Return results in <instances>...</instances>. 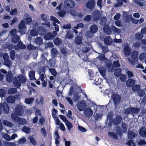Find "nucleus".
<instances>
[{"label": "nucleus", "instance_id": "obj_1", "mask_svg": "<svg viewBox=\"0 0 146 146\" xmlns=\"http://www.w3.org/2000/svg\"><path fill=\"white\" fill-rule=\"evenodd\" d=\"M26 81V78L23 75L20 74L17 77H14L13 84L15 87L19 88L21 86V84L25 83Z\"/></svg>", "mask_w": 146, "mask_h": 146}, {"label": "nucleus", "instance_id": "obj_2", "mask_svg": "<svg viewBox=\"0 0 146 146\" xmlns=\"http://www.w3.org/2000/svg\"><path fill=\"white\" fill-rule=\"evenodd\" d=\"M98 27L96 24L92 25L89 27V31H87L86 33V35L88 38H92L93 35L95 34L98 31Z\"/></svg>", "mask_w": 146, "mask_h": 146}, {"label": "nucleus", "instance_id": "obj_3", "mask_svg": "<svg viewBox=\"0 0 146 146\" xmlns=\"http://www.w3.org/2000/svg\"><path fill=\"white\" fill-rule=\"evenodd\" d=\"M111 96L113 102L114 107L116 109L120 103L121 97L119 94L116 93L112 94Z\"/></svg>", "mask_w": 146, "mask_h": 146}, {"label": "nucleus", "instance_id": "obj_4", "mask_svg": "<svg viewBox=\"0 0 146 146\" xmlns=\"http://www.w3.org/2000/svg\"><path fill=\"white\" fill-rule=\"evenodd\" d=\"M76 106L78 110L82 111L85 109L86 107V104L84 101H80L78 102Z\"/></svg>", "mask_w": 146, "mask_h": 146}, {"label": "nucleus", "instance_id": "obj_5", "mask_svg": "<svg viewBox=\"0 0 146 146\" xmlns=\"http://www.w3.org/2000/svg\"><path fill=\"white\" fill-rule=\"evenodd\" d=\"M64 4L65 6L68 8H73L75 5V2L73 0H65Z\"/></svg>", "mask_w": 146, "mask_h": 146}, {"label": "nucleus", "instance_id": "obj_6", "mask_svg": "<svg viewBox=\"0 0 146 146\" xmlns=\"http://www.w3.org/2000/svg\"><path fill=\"white\" fill-rule=\"evenodd\" d=\"M19 29L20 30V33H21L24 34L25 31L27 28V27L25 26V23L24 20H22L18 26Z\"/></svg>", "mask_w": 146, "mask_h": 146}, {"label": "nucleus", "instance_id": "obj_7", "mask_svg": "<svg viewBox=\"0 0 146 146\" xmlns=\"http://www.w3.org/2000/svg\"><path fill=\"white\" fill-rule=\"evenodd\" d=\"M24 110L21 105L17 106L15 109V113L18 116H21L24 113Z\"/></svg>", "mask_w": 146, "mask_h": 146}, {"label": "nucleus", "instance_id": "obj_8", "mask_svg": "<svg viewBox=\"0 0 146 146\" xmlns=\"http://www.w3.org/2000/svg\"><path fill=\"white\" fill-rule=\"evenodd\" d=\"M96 5V3L94 0L88 1L86 4V7L90 10H92Z\"/></svg>", "mask_w": 146, "mask_h": 146}, {"label": "nucleus", "instance_id": "obj_9", "mask_svg": "<svg viewBox=\"0 0 146 146\" xmlns=\"http://www.w3.org/2000/svg\"><path fill=\"white\" fill-rule=\"evenodd\" d=\"M13 75L11 71H8L6 75V80L9 83H11L13 81Z\"/></svg>", "mask_w": 146, "mask_h": 146}, {"label": "nucleus", "instance_id": "obj_10", "mask_svg": "<svg viewBox=\"0 0 146 146\" xmlns=\"http://www.w3.org/2000/svg\"><path fill=\"white\" fill-rule=\"evenodd\" d=\"M37 31L38 35H44L47 32V29L42 25L38 27Z\"/></svg>", "mask_w": 146, "mask_h": 146}, {"label": "nucleus", "instance_id": "obj_11", "mask_svg": "<svg viewBox=\"0 0 146 146\" xmlns=\"http://www.w3.org/2000/svg\"><path fill=\"white\" fill-rule=\"evenodd\" d=\"M122 117L121 115H117L115 118L113 120V124L114 125H117L119 124L121 122Z\"/></svg>", "mask_w": 146, "mask_h": 146}, {"label": "nucleus", "instance_id": "obj_12", "mask_svg": "<svg viewBox=\"0 0 146 146\" xmlns=\"http://www.w3.org/2000/svg\"><path fill=\"white\" fill-rule=\"evenodd\" d=\"M84 115L86 117L89 118L91 117L93 114L92 110L90 108H87L84 111Z\"/></svg>", "mask_w": 146, "mask_h": 146}, {"label": "nucleus", "instance_id": "obj_13", "mask_svg": "<svg viewBox=\"0 0 146 146\" xmlns=\"http://www.w3.org/2000/svg\"><path fill=\"white\" fill-rule=\"evenodd\" d=\"M93 20L95 21H97L100 19V14L99 11L95 10L93 13Z\"/></svg>", "mask_w": 146, "mask_h": 146}, {"label": "nucleus", "instance_id": "obj_14", "mask_svg": "<svg viewBox=\"0 0 146 146\" xmlns=\"http://www.w3.org/2000/svg\"><path fill=\"white\" fill-rule=\"evenodd\" d=\"M103 30L104 33L107 35H109L111 34V29L109 26L108 25L104 26Z\"/></svg>", "mask_w": 146, "mask_h": 146}, {"label": "nucleus", "instance_id": "obj_15", "mask_svg": "<svg viewBox=\"0 0 146 146\" xmlns=\"http://www.w3.org/2000/svg\"><path fill=\"white\" fill-rule=\"evenodd\" d=\"M138 51L136 50L133 51L132 53L131 58L132 60L135 62L138 61Z\"/></svg>", "mask_w": 146, "mask_h": 146}, {"label": "nucleus", "instance_id": "obj_16", "mask_svg": "<svg viewBox=\"0 0 146 146\" xmlns=\"http://www.w3.org/2000/svg\"><path fill=\"white\" fill-rule=\"evenodd\" d=\"M123 52L125 55L126 57H128L129 55L131 49L129 45H126L124 47Z\"/></svg>", "mask_w": 146, "mask_h": 146}, {"label": "nucleus", "instance_id": "obj_17", "mask_svg": "<svg viewBox=\"0 0 146 146\" xmlns=\"http://www.w3.org/2000/svg\"><path fill=\"white\" fill-rule=\"evenodd\" d=\"M104 42L106 45H110L112 44L113 41L111 37L109 36H108L104 38Z\"/></svg>", "mask_w": 146, "mask_h": 146}, {"label": "nucleus", "instance_id": "obj_18", "mask_svg": "<svg viewBox=\"0 0 146 146\" xmlns=\"http://www.w3.org/2000/svg\"><path fill=\"white\" fill-rule=\"evenodd\" d=\"M135 81L133 79L127 80L126 81V85L129 87H131L135 84Z\"/></svg>", "mask_w": 146, "mask_h": 146}, {"label": "nucleus", "instance_id": "obj_19", "mask_svg": "<svg viewBox=\"0 0 146 146\" xmlns=\"http://www.w3.org/2000/svg\"><path fill=\"white\" fill-rule=\"evenodd\" d=\"M139 133L141 137H146V128L143 127L141 128L139 130Z\"/></svg>", "mask_w": 146, "mask_h": 146}, {"label": "nucleus", "instance_id": "obj_20", "mask_svg": "<svg viewBox=\"0 0 146 146\" xmlns=\"http://www.w3.org/2000/svg\"><path fill=\"white\" fill-rule=\"evenodd\" d=\"M115 133L117 135H118L119 136H121L122 135V130L121 129L119 125L116 126L115 127Z\"/></svg>", "mask_w": 146, "mask_h": 146}, {"label": "nucleus", "instance_id": "obj_21", "mask_svg": "<svg viewBox=\"0 0 146 146\" xmlns=\"http://www.w3.org/2000/svg\"><path fill=\"white\" fill-rule=\"evenodd\" d=\"M3 111L5 113L7 114L9 112V109L8 105L5 101L3 102Z\"/></svg>", "mask_w": 146, "mask_h": 146}, {"label": "nucleus", "instance_id": "obj_22", "mask_svg": "<svg viewBox=\"0 0 146 146\" xmlns=\"http://www.w3.org/2000/svg\"><path fill=\"white\" fill-rule=\"evenodd\" d=\"M53 42L55 45L56 46H59L62 44V40L58 37H57L54 39Z\"/></svg>", "mask_w": 146, "mask_h": 146}, {"label": "nucleus", "instance_id": "obj_23", "mask_svg": "<svg viewBox=\"0 0 146 146\" xmlns=\"http://www.w3.org/2000/svg\"><path fill=\"white\" fill-rule=\"evenodd\" d=\"M108 134L109 137L113 139L117 140L118 139V136L113 131L109 132Z\"/></svg>", "mask_w": 146, "mask_h": 146}, {"label": "nucleus", "instance_id": "obj_24", "mask_svg": "<svg viewBox=\"0 0 146 146\" xmlns=\"http://www.w3.org/2000/svg\"><path fill=\"white\" fill-rule=\"evenodd\" d=\"M82 36H77L75 39V43L78 45H80L82 43Z\"/></svg>", "mask_w": 146, "mask_h": 146}, {"label": "nucleus", "instance_id": "obj_25", "mask_svg": "<svg viewBox=\"0 0 146 146\" xmlns=\"http://www.w3.org/2000/svg\"><path fill=\"white\" fill-rule=\"evenodd\" d=\"M136 136L135 133L132 131H130L128 133L127 136L128 139H133Z\"/></svg>", "mask_w": 146, "mask_h": 146}, {"label": "nucleus", "instance_id": "obj_26", "mask_svg": "<svg viewBox=\"0 0 146 146\" xmlns=\"http://www.w3.org/2000/svg\"><path fill=\"white\" fill-rule=\"evenodd\" d=\"M35 71L33 70L30 71L29 73V76L30 79L31 80H35L36 78L35 76Z\"/></svg>", "mask_w": 146, "mask_h": 146}, {"label": "nucleus", "instance_id": "obj_27", "mask_svg": "<svg viewBox=\"0 0 146 146\" xmlns=\"http://www.w3.org/2000/svg\"><path fill=\"white\" fill-rule=\"evenodd\" d=\"M121 69L120 68H118L116 69L114 73V75L115 77L118 78L120 76V75L121 74Z\"/></svg>", "mask_w": 146, "mask_h": 146}, {"label": "nucleus", "instance_id": "obj_28", "mask_svg": "<svg viewBox=\"0 0 146 146\" xmlns=\"http://www.w3.org/2000/svg\"><path fill=\"white\" fill-rule=\"evenodd\" d=\"M74 36L73 32L69 30L66 35V37L68 39H72Z\"/></svg>", "mask_w": 146, "mask_h": 146}, {"label": "nucleus", "instance_id": "obj_29", "mask_svg": "<svg viewBox=\"0 0 146 146\" xmlns=\"http://www.w3.org/2000/svg\"><path fill=\"white\" fill-rule=\"evenodd\" d=\"M99 72L104 77L105 76L106 74V69L103 66H101L98 68Z\"/></svg>", "mask_w": 146, "mask_h": 146}, {"label": "nucleus", "instance_id": "obj_30", "mask_svg": "<svg viewBox=\"0 0 146 146\" xmlns=\"http://www.w3.org/2000/svg\"><path fill=\"white\" fill-rule=\"evenodd\" d=\"M11 42L15 44L19 41L20 38L19 36L17 35L12 36L11 38Z\"/></svg>", "mask_w": 146, "mask_h": 146}, {"label": "nucleus", "instance_id": "obj_31", "mask_svg": "<svg viewBox=\"0 0 146 146\" xmlns=\"http://www.w3.org/2000/svg\"><path fill=\"white\" fill-rule=\"evenodd\" d=\"M16 122H17L19 125H23L27 123V121L25 119L19 117Z\"/></svg>", "mask_w": 146, "mask_h": 146}, {"label": "nucleus", "instance_id": "obj_32", "mask_svg": "<svg viewBox=\"0 0 146 146\" xmlns=\"http://www.w3.org/2000/svg\"><path fill=\"white\" fill-rule=\"evenodd\" d=\"M44 39L46 40H51L53 39L52 36V33L49 32L47 34L44 35Z\"/></svg>", "mask_w": 146, "mask_h": 146}, {"label": "nucleus", "instance_id": "obj_33", "mask_svg": "<svg viewBox=\"0 0 146 146\" xmlns=\"http://www.w3.org/2000/svg\"><path fill=\"white\" fill-rule=\"evenodd\" d=\"M121 127L123 133L127 132V123L122 122L121 123Z\"/></svg>", "mask_w": 146, "mask_h": 146}, {"label": "nucleus", "instance_id": "obj_34", "mask_svg": "<svg viewBox=\"0 0 146 146\" xmlns=\"http://www.w3.org/2000/svg\"><path fill=\"white\" fill-rule=\"evenodd\" d=\"M131 115L136 114L138 113L140 111V109L137 107H134L131 106Z\"/></svg>", "mask_w": 146, "mask_h": 146}, {"label": "nucleus", "instance_id": "obj_35", "mask_svg": "<svg viewBox=\"0 0 146 146\" xmlns=\"http://www.w3.org/2000/svg\"><path fill=\"white\" fill-rule=\"evenodd\" d=\"M135 36L137 40H140L143 38L144 36L139 32H137L135 34Z\"/></svg>", "mask_w": 146, "mask_h": 146}, {"label": "nucleus", "instance_id": "obj_36", "mask_svg": "<svg viewBox=\"0 0 146 146\" xmlns=\"http://www.w3.org/2000/svg\"><path fill=\"white\" fill-rule=\"evenodd\" d=\"M30 35L32 36H37L38 34L37 30L35 29H31L29 32Z\"/></svg>", "mask_w": 146, "mask_h": 146}, {"label": "nucleus", "instance_id": "obj_37", "mask_svg": "<svg viewBox=\"0 0 146 146\" xmlns=\"http://www.w3.org/2000/svg\"><path fill=\"white\" fill-rule=\"evenodd\" d=\"M35 43L37 45H39L42 44L43 42V39L42 38L36 37L35 40Z\"/></svg>", "mask_w": 146, "mask_h": 146}, {"label": "nucleus", "instance_id": "obj_38", "mask_svg": "<svg viewBox=\"0 0 146 146\" xmlns=\"http://www.w3.org/2000/svg\"><path fill=\"white\" fill-rule=\"evenodd\" d=\"M34 100L33 98H27L25 100V102L27 104L30 105L32 103Z\"/></svg>", "mask_w": 146, "mask_h": 146}, {"label": "nucleus", "instance_id": "obj_39", "mask_svg": "<svg viewBox=\"0 0 146 146\" xmlns=\"http://www.w3.org/2000/svg\"><path fill=\"white\" fill-rule=\"evenodd\" d=\"M73 98L72 100L75 102H77L79 101L80 96L78 95V93H74L73 95Z\"/></svg>", "mask_w": 146, "mask_h": 146}, {"label": "nucleus", "instance_id": "obj_40", "mask_svg": "<svg viewBox=\"0 0 146 146\" xmlns=\"http://www.w3.org/2000/svg\"><path fill=\"white\" fill-rule=\"evenodd\" d=\"M65 125L67 128L68 130H70L73 127V125L71 122L68 120H67L65 123Z\"/></svg>", "mask_w": 146, "mask_h": 146}, {"label": "nucleus", "instance_id": "obj_41", "mask_svg": "<svg viewBox=\"0 0 146 146\" xmlns=\"http://www.w3.org/2000/svg\"><path fill=\"white\" fill-rule=\"evenodd\" d=\"M17 44L18 47L20 49H24L26 48V46L25 45L23 44V43L21 41H19Z\"/></svg>", "mask_w": 146, "mask_h": 146}, {"label": "nucleus", "instance_id": "obj_42", "mask_svg": "<svg viewBox=\"0 0 146 146\" xmlns=\"http://www.w3.org/2000/svg\"><path fill=\"white\" fill-rule=\"evenodd\" d=\"M31 130L30 127L25 125L22 128V131L26 133L29 134Z\"/></svg>", "mask_w": 146, "mask_h": 146}, {"label": "nucleus", "instance_id": "obj_43", "mask_svg": "<svg viewBox=\"0 0 146 146\" xmlns=\"http://www.w3.org/2000/svg\"><path fill=\"white\" fill-rule=\"evenodd\" d=\"M137 94L139 97H142L145 95V92L143 89L140 88L137 91Z\"/></svg>", "mask_w": 146, "mask_h": 146}, {"label": "nucleus", "instance_id": "obj_44", "mask_svg": "<svg viewBox=\"0 0 146 146\" xmlns=\"http://www.w3.org/2000/svg\"><path fill=\"white\" fill-rule=\"evenodd\" d=\"M111 30L114 33L119 34L121 33L120 29L114 26H112L111 27Z\"/></svg>", "mask_w": 146, "mask_h": 146}, {"label": "nucleus", "instance_id": "obj_45", "mask_svg": "<svg viewBox=\"0 0 146 146\" xmlns=\"http://www.w3.org/2000/svg\"><path fill=\"white\" fill-rule=\"evenodd\" d=\"M6 100L8 102L10 103H13L15 102V98L12 96L8 97L6 98Z\"/></svg>", "mask_w": 146, "mask_h": 146}, {"label": "nucleus", "instance_id": "obj_46", "mask_svg": "<svg viewBox=\"0 0 146 146\" xmlns=\"http://www.w3.org/2000/svg\"><path fill=\"white\" fill-rule=\"evenodd\" d=\"M2 123L4 125L7 127H11L13 125L12 123L6 120H3Z\"/></svg>", "mask_w": 146, "mask_h": 146}, {"label": "nucleus", "instance_id": "obj_47", "mask_svg": "<svg viewBox=\"0 0 146 146\" xmlns=\"http://www.w3.org/2000/svg\"><path fill=\"white\" fill-rule=\"evenodd\" d=\"M4 64L9 68L12 67V62L9 60L4 61Z\"/></svg>", "mask_w": 146, "mask_h": 146}, {"label": "nucleus", "instance_id": "obj_48", "mask_svg": "<svg viewBox=\"0 0 146 146\" xmlns=\"http://www.w3.org/2000/svg\"><path fill=\"white\" fill-rule=\"evenodd\" d=\"M132 91L135 92L137 91L140 88V86L139 84H135L133 85L132 87Z\"/></svg>", "mask_w": 146, "mask_h": 146}, {"label": "nucleus", "instance_id": "obj_49", "mask_svg": "<svg viewBox=\"0 0 146 146\" xmlns=\"http://www.w3.org/2000/svg\"><path fill=\"white\" fill-rule=\"evenodd\" d=\"M18 116L17 114L15 112L14 113H12L11 115L12 119L15 122H16L19 117Z\"/></svg>", "mask_w": 146, "mask_h": 146}, {"label": "nucleus", "instance_id": "obj_50", "mask_svg": "<svg viewBox=\"0 0 146 146\" xmlns=\"http://www.w3.org/2000/svg\"><path fill=\"white\" fill-rule=\"evenodd\" d=\"M124 113L126 115H128L130 114H131V106L126 108L124 111Z\"/></svg>", "mask_w": 146, "mask_h": 146}, {"label": "nucleus", "instance_id": "obj_51", "mask_svg": "<svg viewBox=\"0 0 146 146\" xmlns=\"http://www.w3.org/2000/svg\"><path fill=\"white\" fill-rule=\"evenodd\" d=\"M146 57V53L142 52L140 54L139 56V59L140 61H143Z\"/></svg>", "mask_w": 146, "mask_h": 146}, {"label": "nucleus", "instance_id": "obj_52", "mask_svg": "<svg viewBox=\"0 0 146 146\" xmlns=\"http://www.w3.org/2000/svg\"><path fill=\"white\" fill-rule=\"evenodd\" d=\"M23 20L25 21V24H26L27 25L29 24L32 21V18L30 17H27L24 18Z\"/></svg>", "mask_w": 146, "mask_h": 146}, {"label": "nucleus", "instance_id": "obj_53", "mask_svg": "<svg viewBox=\"0 0 146 146\" xmlns=\"http://www.w3.org/2000/svg\"><path fill=\"white\" fill-rule=\"evenodd\" d=\"M48 64L50 67H53L55 65V62L53 59H50L48 63Z\"/></svg>", "mask_w": 146, "mask_h": 146}, {"label": "nucleus", "instance_id": "obj_54", "mask_svg": "<svg viewBox=\"0 0 146 146\" xmlns=\"http://www.w3.org/2000/svg\"><path fill=\"white\" fill-rule=\"evenodd\" d=\"M17 92V89L15 88H11L9 89L8 91V93L10 94H13Z\"/></svg>", "mask_w": 146, "mask_h": 146}, {"label": "nucleus", "instance_id": "obj_55", "mask_svg": "<svg viewBox=\"0 0 146 146\" xmlns=\"http://www.w3.org/2000/svg\"><path fill=\"white\" fill-rule=\"evenodd\" d=\"M66 13V11L63 9L58 12V15L61 17H64Z\"/></svg>", "mask_w": 146, "mask_h": 146}, {"label": "nucleus", "instance_id": "obj_56", "mask_svg": "<svg viewBox=\"0 0 146 146\" xmlns=\"http://www.w3.org/2000/svg\"><path fill=\"white\" fill-rule=\"evenodd\" d=\"M50 72L51 73V74L55 77L57 75V72L56 70L54 68H50L49 69Z\"/></svg>", "mask_w": 146, "mask_h": 146}, {"label": "nucleus", "instance_id": "obj_57", "mask_svg": "<svg viewBox=\"0 0 146 146\" xmlns=\"http://www.w3.org/2000/svg\"><path fill=\"white\" fill-rule=\"evenodd\" d=\"M15 51L13 50H11L10 52V57L12 60H14L15 59Z\"/></svg>", "mask_w": 146, "mask_h": 146}, {"label": "nucleus", "instance_id": "obj_58", "mask_svg": "<svg viewBox=\"0 0 146 146\" xmlns=\"http://www.w3.org/2000/svg\"><path fill=\"white\" fill-rule=\"evenodd\" d=\"M18 13L17 9V8H15L11 10L10 12V15H16Z\"/></svg>", "mask_w": 146, "mask_h": 146}, {"label": "nucleus", "instance_id": "obj_59", "mask_svg": "<svg viewBox=\"0 0 146 146\" xmlns=\"http://www.w3.org/2000/svg\"><path fill=\"white\" fill-rule=\"evenodd\" d=\"M26 141V139L25 137L23 136L21 139L17 141L19 144L24 143Z\"/></svg>", "mask_w": 146, "mask_h": 146}, {"label": "nucleus", "instance_id": "obj_60", "mask_svg": "<svg viewBox=\"0 0 146 146\" xmlns=\"http://www.w3.org/2000/svg\"><path fill=\"white\" fill-rule=\"evenodd\" d=\"M117 3H115L114 5V7L115 8L121 6L123 5V3L122 1L121 0H117Z\"/></svg>", "mask_w": 146, "mask_h": 146}, {"label": "nucleus", "instance_id": "obj_61", "mask_svg": "<svg viewBox=\"0 0 146 146\" xmlns=\"http://www.w3.org/2000/svg\"><path fill=\"white\" fill-rule=\"evenodd\" d=\"M119 61L118 60L116 61H114L113 62V66L114 68L120 67L121 66L120 64L119 63Z\"/></svg>", "mask_w": 146, "mask_h": 146}, {"label": "nucleus", "instance_id": "obj_62", "mask_svg": "<svg viewBox=\"0 0 146 146\" xmlns=\"http://www.w3.org/2000/svg\"><path fill=\"white\" fill-rule=\"evenodd\" d=\"M6 95V92L3 89H0V97L1 98L4 97Z\"/></svg>", "mask_w": 146, "mask_h": 146}, {"label": "nucleus", "instance_id": "obj_63", "mask_svg": "<svg viewBox=\"0 0 146 146\" xmlns=\"http://www.w3.org/2000/svg\"><path fill=\"white\" fill-rule=\"evenodd\" d=\"M3 138L5 140L7 141H10L12 140L11 137L7 133L4 135Z\"/></svg>", "mask_w": 146, "mask_h": 146}, {"label": "nucleus", "instance_id": "obj_64", "mask_svg": "<svg viewBox=\"0 0 146 146\" xmlns=\"http://www.w3.org/2000/svg\"><path fill=\"white\" fill-rule=\"evenodd\" d=\"M127 144L130 146H135V144L133 141L130 139L126 143Z\"/></svg>", "mask_w": 146, "mask_h": 146}]
</instances>
